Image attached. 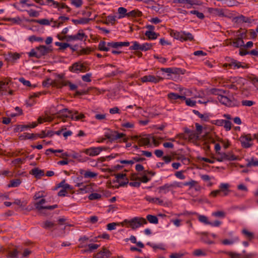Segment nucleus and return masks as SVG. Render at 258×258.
Returning <instances> with one entry per match:
<instances>
[{
	"label": "nucleus",
	"instance_id": "f257e3e1",
	"mask_svg": "<svg viewBox=\"0 0 258 258\" xmlns=\"http://www.w3.org/2000/svg\"><path fill=\"white\" fill-rule=\"evenodd\" d=\"M170 35L175 39H179L181 41H192L194 40V36L190 33L185 32H175L171 31Z\"/></svg>",
	"mask_w": 258,
	"mask_h": 258
},
{
	"label": "nucleus",
	"instance_id": "f03ea898",
	"mask_svg": "<svg viewBox=\"0 0 258 258\" xmlns=\"http://www.w3.org/2000/svg\"><path fill=\"white\" fill-rule=\"evenodd\" d=\"M123 223H128L133 229H135L143 224H147V221L145 218L135 217L130 221L125 220Z\"/></svg>",
	"mask_w": 258,
	"mask_h": 258
},
{
	"label": "nucleus",
	"instance_id": "7ed1b4c3",
	"mask_svg": "<svg viewBox=\"0 0 258 258\" xmlns=\"http://www.w3.org/2000/svg\"><path fill=\"white\" fill-rule=\"evenodd\" d=\"M217 157H213V158L219 162L224 160L234 161L237 160V158L232 153L226 154L225 153H219Z\"/></svg>",
	"mask_w": 258,
	"mask_h": 258
},
{
	"label": "nucleus",
	"instance_id": "20e7f679",
	"mask_svg": "<svg viewBox=\"0 0 258 258\" xmlns=\"http://www.w3.org/2000/svg\"><path fill=\"white\" fill-rule=\"evenodd\" d=\"M69 70L71 72L76 73L78 71L85 72L89 71L88 67H86L84 64L81 63L79 62L74 63L71 67H70Z\"/></svg>",
	"mask_w": 258,
	"mask_h": 258
},
{
	"label": "nucleus",
	"instance_id": "39448f33",
	"mask_svg": "<svg viewBox=\"0 0 258 258\" xmlns=\"http://www.w3.org/2000/svg\"><path fill=\"white\" fill-rule=\"evenodd\" d=\"M218 100L222 104L228 106H238L239 103L236 101H233L230 100L226 96H223L221 94L218 96Z\"/></svg>",
	"mask_w": 258,
	"mask_h": 258
},
{
	"label": "nucleus",
	"instance_id": "423d86ee",
	"mask_svg": "<svg viewBox=\"0 0 258 258\" xmlns=\"http://www.w3.org/2000/svg\"><path fill=\"white\" fill-rule=\"evenodd\" d=\"M36 49L38 51V53L39 56H40V58H41L42 56H44L47 54L52 51V49L50 48V47H47L45 45H40L38 47H36Z\"/></svg>",
	"mask_w": 258,
	"mask_h": 258
},
{
	"label": "nucleus",
	"instance_id": "0eeeda50",
	"mask_svg": "<svg viewBox=\"0 0 258 258\" xmlns=\"http://www.w3.org/2000/svg\"><path fill=\"white\" fill-rule=\"evenodd\" d=\"M105 148L103 147H93L85 150L84 152L90 156H94L98 155Z\"/></svg>",
	"mask_w": 258,
	"mask_h": 258
},
{
	"label": "nucleus",
	"instance_id": "6e6552de",
	"mask_svg": "<svg viewBox=\"0 0 258 258\" xmlns=\"http://www.w3.org/2000/svg\"><path fill=\"white\" fill-rule=\"evenodd\" d=\"M242 146L244 148H247L251 146L252 144L249 142L252 141V138L250 135H247L245 136L241 137L239 139Z\"/></svg>",
	"mask_w": 258,
	"mask_h": 258
},
{
	"label": "nucleus",
	"instance_id": "1a4fd4ad",
	"mask_svg": "<svg viewBox=\"0 0 258 258\" xmlns=\"http://www.w3.org/2000/svg\"><path fill=\"white\" fill-rule=\"evenodd\" d=\"M141 80L143 82H149L157 83L159 82L160 80H163V78L159 77H155L152 75H148L144 76L141 78Z\"/></svg>",
	"mask_w": 258,
	"mask_h": 258
},
{
	"label": "nucleus",
	"instance_id": "9d476101",
	"mask_svg": "<svg viewBox=\"0 0 258 258\" xmlns=\"http://www.w3.org/2000/svg\"><path fill=\"white\" fill-rule=\"evenodd\" d=\"M111 254L110 251L106 247H103L102 249L98 252L95 256L96 258H108L110 256Z\"/></svg>",
	"mask_w": 258,
	"mask_h": 258
},
{
	"label": "nucleus",
	"instance_id": "9b49d317",
	"mask_svg": "<svg viewBox=\"0 0 258 258\" xmlns=\"http://www.w3.org/2000/svg\"><path fill=\"white\" fill-rule=\"evenodd\" d=\"M105 136L107 139L113 141L123 137L125 134L114 132L111 134H106Z\"/></svg>",
	"mask_w": 258,
	"mask_h": 258
},
{
	"label": "nucleus",
	"instance_id": "f8f14e48",
	"mask_svg": "<svg viewBox=\"0 0 258 258\" xmlns=\"http://www.w3.org/2000/svg\"><path fill=\"white\" fill-rule=\"evenodd\" d=\"M69 114H71V118L76 120L82 119L85 117V115L83 113H79L77 110L68 111Z\"/></svg>",
	"mask_w": 258,
	"mask_h": 258
},
{
	"label": "nucleus",
	"instance_id": "ddd939ff",
	"mask_svg": "<svg viewBox=\"0 0 258 258\" xmlns=\"http://www.w3.org/2000/svg\"><path fill=\"white\" fill-rule=\"evenodd\" d=\"M45 202V200L42 199L40 201L36 202L34 204L35 208L40 213L43 215L45 214V213L43 211L45 206H42V205L44 204Z\"/></svg>",
	"mask_w": 258,
	"mask_h": 258
},
{
	"label": "nucleus",
	"instance_id": "4468645a",
	"mask_svg": "<svg viewBox=\"0 0 258 258\" xmlns=\"http://www.w3.org/2000/svg\"><path fill=\"white\" fill-rule=\"evenodd\" d=\"M208 12L215 16L223 17L225 16L222 9L218 8H209Z\"/></svg>",
	"mask_w": 258,
	"mask_h": 258
},
{
	"label": "nucleus",
	"instance_id": "2eb2a0df",
	"mask_svg": "<svg viewBox=\"0 0 258 258\" xmlns=\"http://www.w3.org/2000/svg\"><path fill=\"white\" fill-rule=\"evenodd\" d=\"M30 173L33 175L37 178H39L44 175V171L39 169L38 168L32 169L30 171Z\"/></svg>",
	"mask_w": 258,
	"mask_h": 258
},
{
	"label": "nucleus",
	"instance_id": "dca6fc26",
	"mask_svg": "<svg viewBox=\"0 0 258 258\" xmlns=\"http://www.w3.org/2000/svg\"><path fill=\"white\" fill-rule=\"evenodd\" d=\"M234 19L235 20V22L237 23L241 22L250 23L251 22V20L250 18L246 17L242 15L235 17Z\"/></svg>",
	"mask_w": 258,
	"mask_h": 258
},
{
	"label": "nucleus",
	"instance_id": "f3484780",
	"mask_svg": "<svg viewBox=\"0 0 258 258\" xmlns=\"http://www.w3.org/2000/svg\"><path fill=\"white\" fill-rule=\"evenodd\" d=\"M171 184L166 183L163 186H160L158 188L159 193L166 194L172 189Z\"/></svg>",
	"mask_w": 258,
	"mask_h": 258
},
{
	"label": "nucleus",
	"instance_id": "a211bd4d",
	"mask_svg": "<svg viewBox=\"0 0 258 258\" xmlns=\"http://www.w3.org/2000/svg\"><path fill=\"white\" fill-rule=\"evenodd\" d=\"M233 44V46L235 47L238 48L244 46V41L242 37H238L235 39L232 42H230V44Z\"/></svg>",
	"mask_w": 258,
	"mask_h": 258
},
{
	"label": "nucleus",
	"instance_id": "6ab92c4d",
	"mask_svg": "<svg viewBox=\"0 0 258 258\" xmlns=\"http://www.w3.org/2000/svg\"><path fill=\"white\" fill-rule=\"evenodd\" d=\"M60 83V87H61L62 86H69L70 90H75L77 88V86L76 85L72 84L69 81L63 80L61 81Z\"/></svg>",
	"mask_w": 258,
	"mask_h": 258
},
{
	"label": "nucleus",
	"instance_id": "aec40b11",
	"mask_svg": "<svg viewBox=\"0 0 258 258\" xmlns=\"http://www.w3.org/2000/svg\"><path fill=\"white\" fill-rule=\"evenodd\" d=\"M142 13L138 9L133 10L127 13V17L136 18L142 16Z\"/></svg>",
	"mask_w": 258,
	"mask_h": 258
},
{
	"label": "nucleus",
	"instance_id": "412c9836",
	"mask_svg": "<svg viewBox=\"0 0 258 258\" xmlns=\"http://www.w3.org/2000/svg\"><path fill=\"white\" fill-rule=\"evenodd\" d=\"M144 136H147L145 135ZM150 139L148 137H142L140 138L138 141V143L140 146H147L150 145Z\"/></svg>",
	"mask_w": 258,
	"mask_h": 258
},
{
	"label": "nucleus",
	"instance_id": "4be33fe9",
	"mask_svg": "<svg viewBox=\"0 0 258 258\" xmlns=\"http://www.w3.org/2000/svg\"><path fill=\"white\" fill-rule=\"evenodd\" d=\"M36 3L41 5H49V3H52V5H56V7L58 6V3L55 2L53 0H34Z\"/></svg>",
	"mask_w": 258,
	"mask_h": 258
},
{
	"label": "nucleus",
	"instance_id": "5701e85b",
	"mask_svg": "<svg viewBox=\"0 0 258 258\" xmlns=\"http://www.w3.org/2000/svg\"><path fill=\"white\" fill-rule=\"evenodd\" d=\"M92 20L91 19L86 18H82L79 19H73L72 22L76 25L81 24H87L90 21Z\"/></svg>",
	"mask_w": 258,
	"mask_h": 258
},
{
	"label": "nucleus",
	"instance_id": "b1692460",
	"mask_svg": "<svg viewBox=\"0 0 258 258\" xmlns=\"http://www.w3.org/2000/svg\"><path fill=\"white\" fill-rule=\"evenodd\" d=\"M75 40H82L84 38V40H86L87 38V36L83 32L82 30H79L78 33L76 35H75Z\"/></svg>",
	"mask_w": 258,
	"mask_h": 258
},
{
	"label": "nucleus",
	"instance_id": "393cba45",
	"mask_svg": "<svg viewBox=\"0 0 258 258\" xmlns=\"http://www.w3.org/2000/svg\"><path fill=\"white\" fill-rule=\"evenodd\" d=\"M145 199L147 201H148V202H149L150 203H158L159 205H161L163 203V201L161 200L159 198H154L151 197L150 196H146L145 197Z\"/></svg>",
	"mask_w": 258,
	"mask_h": 258
},
{
	"label": "nucleus",
	"instance_id": "a878e982",
	"mask_svg": "<svg viewBox=\"0 0 258 258\" xmlns=\"http://www.w3.org/2000/svg\"><path fill=\"white\" fill-rule=\"evenodd\" d=\"M145 35L149 39H155L157 38L159 34L155 33L154 31H147Z\"/></svg>",
	"mask_w": 258,
	"mask_h": 258
},
{
	"label": "nucleus",
	"instance_id": "bb28decb",
	"mask_svg": "<svg viewBox=\"0 0 258 258\" xmlns=\"http://www.w3.org/2000/svg\"><path fill=\"white\" fill-rule=\"evenodd\" d=\"M68 111H70L67 108L63 109L59 111L58 114L59 115L58 116L59 118L62 117H70L71 118V114L69 113Z\"/></svg>",
	"mask_w": 258,
	"mask_h": 258
},
{
	"label": "nucleus",
	"instance_id": "cd10ccee",
	"mask_svg": "<svg viewBox=\"0 0 258 258\" xmlns=\"http://www.w3.org/2000/svg\"><path fill=\"white\" fill-rule=\"evenodd\" d=\"M118 13L119 14L118 18L120 19L124 17H127V10L123 7H120L118 9Z\"/></svg>",
	"mask_w": 258,
	"mask_h": 258
},
{
	"label": "nucleus",
	"instance_id": "c85d7f7f",
	"mask_svg": "<svg viewBox=\"0 0 258 258\" xmlns=\"http://www.w3.org/2000/svg\"><path fill=\"white\" fill-rule=\"evenodd\" d=\"M188 138L189 140H192L194 141H198L200 140L199 134L196 133L195 131H192L188 135Z\"/></svg>",
	"mask_w": 258,
	"mask_h": 258
},
{
	"label": "nucleus",
	"instance_id": "c756f323",
	"mask_svg": "<svg viewBox=\"0 0 258 258\" xmlns=\"http://www.w3.org/2000/svg\"><path fill=\"white\" fill-rule=\"evenodd\" d=\"M234 66V67H236L237 68H247V65L246 66H242L240 62H237L236 60L234 59H232L230 63H229V67H232Z\"/></svg>",
	"mask_w": 258,
	"mask_h": 258
},
{
	"label": "nucleus",
	"instance_id": "7c9ffc66",
	"mask_svg": "<svg viewBox=\"0 0 258 258\" xmlns=\"http://www.w3.org/2000/svg\"><path fill=\"white\" fill-rule=\"evenodd\" d=\"M21 183V181L20 179H15L10 181V184L8 185L9 187H17Z\"/></svg>",
	"mask_w": 258,
	"mask_h": 258
},
{
	"label": "nucleus",
	"instance_id": "2f4dec72",
	"mask_svg": "<svg viewBox=\"0 0 258 258\" xmlns=\"http://www.w3.org/2000/svg\"><path fill=\"white\" fill-rule=\"evenodd\" d=\"M30 22H36L39 23L40 25H48L50 24L49 21L48 20L46 19H41V20H35L32 19L30 21Z\"/></svg>",
	"mask_w": 258,
	"mask_h": 258
},
{
	"label": "nucleus",
	"instance_id": "473e14b6",
	"mask_svg": "<svg viewBox=\"0 0 258 258\" xmlns=\"http://www.w3.org/2000/svg\"><path fill=\"white\" fill-rule=\"evenodd\" d=\"M147 220L151 223L157 224L158 223V219L156 216L148 215Z\"/></svg>",
	"mask_w": 258,
	"mask_h": 258
},
{
	"label": "nucleus",
	"instance_id": "72a5a7b5",
	"mask_svg": "<svg viewBox=\"0 0 258 258\" xmlns=\"http://www.w3.org/2000/svg\"><path fill=\"white\" fill-rule=\"evenodd\" d=\"M242 233L249 240H251L254 238V234L253 233L247 231L245 229L242 230Z\"/></svg>",
	"mask_w": 258,
	"mask_h": 258
},
{
	"label": "nucleus",
	"instance_id": "f704fd0d",
	"mask_svg": "<svg viewBox=\"0 0 258 258\" xmlns=\"http://www.w3.org/2000/svg\"><path fill=\"white\" fill-rule=\"evenodd\" d=\"M55 45L59 46V50H64L68 47H70V44L68 43H61L59 42H56L55 43Z\"/></svg>",
	"mask_w": 258,
	"mask_h": 258
},
{
	"label": "nucleus",
	"instance_id": "c9c22d12",
	"mask_svg": "<svg viewBox=\"0 0 258 258\" xmlns=\"http://www.w3.org/2000/svg\"><path fill=\"white\" fill-rule=\"evenodd\" d=\"M224 123V127L226 131H229L231 128L232 123L229 120H222L221 121V124Z\"/></svg>",
	"mask_w": 258,
	"mask_h": 258
},
{
	"label": "nucleus",
	"instance_id": "e433bc0d",
	"mask_svg": "<svg viewBox=\"0 0 258 258\" xmlns=\"http://www.w3.org/2000/svg\"><path fill=\"white\" fill-rule=\"evenodd\" d=\"M111 183H112L111 182H108V183L110 185V187H115V188H118L120 186H123L126 185L127 184H128V180L127 178H126L124 182H118L119 183L118 185H111Z\"/></svg>",
	"mask_w": 258,
	"mask_h": 258
},
{
	"label": "nucleus",
	"instance_id": "4c0bfd02",
	"mask_svg": "<svg viewBox=\"0 0 258 258\" xmlns=\"http://www.w3.org/2000/svg\"><path fill=\"white\" fill-rule=\"evenodd\" d=\"M57 187H62L63 189H71V186L69 184L66 183V180L64 179L57 184Z\"/></svg>",
	"mask_w": 258,
	"mask_h": 258
},
{
	"label": "nucleus",
	"instance_id": "58836bf2",
	"mask_svg": "<svg viewBox=\"0 0 258 258\" xmlns=\"http://www.w3.org/2000/svg\"><path fill=\"white\" fill-rule=\"evenodd\" d=\"M203 138L205 140H208L209 142L212 143H215V140L214 139L213 135L210 134L209 133H207L204 136Z\"/></svg>",
	"mask_w": 258,
	"mask_h": 258
},
{
	"label": "nucleus",
	"instance_id": "ea45409f",
	"mask_svg": "<svg viewBox=\"0 0 258 258\" xmlns=\"http://www.w3.org/2000/svg\"><path fill=\"white\" fill-rule=\"evenodd\" d=\"M193 111L195 114L198 115L199 117L205 121H207L209 119V116L208 115L201 114L199 111L195 110H194Z\"/></svg>",
	"mask_w": 258,
	"mask_h": 258
},
{
	"label": "nucleus",
	"instance_id": "a19ab883",
	"mask_svg": "<svg viewBox=\"0 0 258 258\" xmlns=\"http://www.w3.org/2000/svg\"><path fill=\"white\" fill-rule=\"evenodd\" d=\"M248 163L246 164V167H249L252 166H258V160H254L253 158L250 160H247Z\"/></svg>",
	"mask_w": 258,
	"mask_h": 258
},
{
	"label": "nucleus",
	"instance_id": "79ce46f5",
	"mask_svg": "<svg viewBox=\"0 0 258 258\" xmlns=\"http://www.w3.org/2000/svg\"><path fill=\"white\" fill-rule=\"evenodd\" d=\"M55 8H58V10L60 9H66L67 12H70L71 11V9L67 6L64 3H58V7H56V5H53Z\"/></svg>",
	"mask_w": 258,
	"mask_h": 258
},
{
	"label": "nucleus",
	"instance_id": "37998d69",
	"mask_svg": "<svg viewBox=\"0 0 258 258\" xmlns=\"http://www.w3.org/2000/svg\"><path fill=\"white\" fill-rule=\"evenodd\" d=\"M101 195L97 193H92L89 196V199L90 200H98L100 199Z\"/></svg>",
	"mask_w": 258,
	"mask_h": 258
},
{
	"label": "nucleus",
	"instance_id": "c03bdc74",
	"mask_svg": "<svg viewBox=\"0 0 258 258\" xmlns=\"http://www.w3.org/2000/svg\"><path fill=\"white\" fill-rule=\"evenodd\" d=\"M198 219L200 222L204 223L206 224H211V222H209L208 221V218L205 216L200 215L198 217Z\"/></svg>",
	"mask_w": 258,
	"mask_h": 258
},
{
	"label": "nucleus",
	"instance_id": "a18cd8bd",
	"mask_svg": "<svg viewBox=\"0 0 258 258\" xmlns=\"http://www.w3.org/2000/svg\"><path fill=\"white\" fill-rule=\"evenodd\" d=\"M41 94V93L40 92H38V93H34L32 95L30 96V98H29V101H30V102L29 103L28 102H27V104L29 105V106H31L33 104L34 101H31V100L34 97H38L40 96V95Z\"/></svg>",
	"mask_w": 258,
	"mask_h": 258
},
{
	"label": "nucleus",
	"instance_id": "49530a36",
	"mask_svg": "<svg viewBox=\"0 0 258 258\" xmlns=\"http://www.w3.org/2000/svg\"><path fill=\"white\" fill-rule=\"evenodd\" d=\"M141 45L138 42L135 41L133 42V45L130 47V50H141Z\"/></svg>",
	"mask_w": 258,
	"mask_h": 258
},
{
	"label": "nucleus",
	"instance_id": "de8ad7c7",
	"mask_svg": "<svg viewBox=\"0 0 258 258\" xmlns=\"http://www.w3.org/2000/svg\"><path fill=\"white\" fill-rule=\"evenodd\" d=\"M55 225V224L53 222L49 221H46L44 223L43 227L45 229H49L53 228Z\"/></svg>",
	"mask_w": 258,
	"mask_h": 258
},
{
	"label": "nucleus",
	"instance_id": "09e8293b",
	"mask_svg": "<svg viewBox=\"0 0 258 258\" xmlns=\"http://www.w3.org/2000/svg\"><path fill=\"white\" fill-rule=\"evenodd\" d=\"M9 85V83H6L4 81H0V92L6 91L7 89L6 86ZM3 94L0 93V95H3Z\"/></svg>",
	"mask_w": 258,
	"mask_h": 258
},
{
	"label": "nucleus",
	"instance_id": "8fccbe9b",
	"mask_svg": "<svg viewBox=\"0 0 258 258\" xmlns=\"http://www.w3.org/2000/svg\"><path fill=\"white\" fill-rule=\"evenodd\" d=\"M30 17H38L39 15V13L38 12L31 9L29 11H27Z\"/></svg>",
	"mask_w": 258,
	"mask_h": 258
},
{
	"label": "nucleus",
	"instance_id": "3c124183",
	"mask_svg": "<svg viewBox=\"0 0 258 258\" xmlns=\"http://www.w3.org/2000/svg\"><path fill=\"white\" fill-rule=\"evenodd\" d=\"M152 46V44L151 43H145L141 45V50L147 51L150 50Z\"/></svg>",
	"mask_w": 258,
	"mask_h": 258
},
{
	"label": "nucleus",
	"instance_id": "603ef678",
	"mask_svg": "<svg viewBox=\"0 0 258 258\" xmlns=\"http://www.w3.org/2000/svg\"><path fill=\"white\" fill-rule=\"evenodd\" d=\"M97 175V173L90 171H86L84 174L85 178H93L96 177Z\"/></svg>",
	"mask_w": 258,
	"mask_h": 258
},
{
	"label": "nucleus",
	"instance_id": "864d4df0",
	"mask_svg": "<svg viewBox=\"0 0 258 258\" xmlns=\"http://www.w3.org/2000/svg\"><path fill=\"white\" fill-rule=\"evenodd\" d=\"M226 254L228 255L231 258H241V254L233 252H225Z\"/></svg>",
	"mask_w": 258,
	"mask_h": 258
},
{
	"label": "nucleus",
	"instance_id": "5fc2aeb1",
	"mask_svg": "<svg viewBox=\"0 0 258 258\" xmlns=\"http://www.w3.org/2000/svg\"><path fill=\"white\" fill-rule=\"evenodd\" d=\"M28 40L30 42L33 41H39L42 42L43 41V38L39 37H36L35 35H32L28 38Z\"/></svg>",
	"mask_w": 258,
	"mask_h": 258
},
{
	"label": "nucleus",
	"instance_id": "6e6d98bb",
	"mask_svg": "<svg viewBox=\"0 0 258 258\" xmlns=\"http://www.w3.org/2000/svg\"><path fill=\"white\" fill-rule=\"evenodd\" d=\"M71 4L77 8H80L82 6L83 2L82 0H71Z\"/></svg>",
	"mask_w": 258,
	"mask_h": 258
},
{
	"label": "nucleus",
	"instance_id": "4d7b16f0",
	"mask_svg": "<svg viewBox=\"0 0 258 258\" xmlns=\"http://www.w3.org/2000/svg\"><path fill=\"white\" fill-rule=\"evenodd\" d=\"M30 126L29 125H18L15 129L16 132L20 131L22 132L24 131V128H28Z\"/></svg>",
	"mask_w": 258,
	"mask_h": 258
},
{
	"label": "nucleus",
	"instance_id": "13d9d810",
	"mask_svg": "<svg viewBox=\"0 0 258 258\" xmlns=\"http://www.w3.org/2000/svg\"><path fill=\"white\" fill-rule=\"evenodd\" d=\"M116 178V181L117 182H120V180H124V178H125L126 174H122V173H118L116 174H114Z\"/></svg>",
	"mask_w": 258,
	"mask_h": 258
},
{
	"label": "nucleus",
	"instance_id": "bf43d9fd",
	"mask_svg": "<svg viewBox=\"0 0 258 258\" xmlns=\"http://www.w3.org/2000/svg\"><path fill=\"white\" fill-rule=\"evenodd\" d=\"M197 183V182L196 181L191 180L190 181L188 182H184L182 184L184 186H189V187L191 188L194 186L196 185V184Z\"/></svg>",
	"mask_w": 258,
	"mask_h": 258
},
{
	"label": "nucleus",
	"instance_id": "052dcab7",
	"mask_svg": "<svg viewBox=\"0 0 258 258\" xmlns=\"http://www.w3.org/2000/svg\"><path fill=\"white\" fill-rule=\"evenodd\" d=\"M14 204H16L17 205H18L20 207H24L26 205L27 202H26L25 201L22 202L19 199H16V200H15V202H14Z\"/></svg>",
	"mask_w": 258,
	"mask_h": 258
},
{
	"label": "nucleus",
	"instance_id": "680f3d73",
	"mask_svg": "<svg viewBox=\"0 0 258 258\" xmlns=\"http://www.w3.org/2000/svg\"><path fill=\"white\" fill-rule=\"evenodd\" d=\"M241 104L243 106H251L254 104V102L251 100H242Z\"/></svg>",
	"mask_w": 258,
	"mask_h": 258
},
{
	"label": "nucleus",
	"instance_id": "e2e57ef3",
	"mask_svg": "<svg viewBox=\"0 0 258 258\" xmlns=\"http://www.w3.org/2000/svg\"><path fill=\"white\" fill-rule=\"evenodd\" d=\"M190 13L194 15H196V16L201 19H203L205 17L204 14L202 13H200L198 11H190Z\"/></svg>",
	"mask_w": 258,
	"mask_h": 258
},
{
	"label": "nucleus",
	"instance_id": "0e129e2a",
	"mask_svg": "<svg viewBox=\"0 0 258 258\" xmlns=\"http://www.w3.org/2000/svg\"><path fill=\"white\" fill-rule=\"evenodd\" d=\"M18 253V251L17 249H15L12 251H10L9 252L8 258L17 257Z\"/></svg>",
	"mask_w": 258,
	"mask_h": 258
},
{
	"label": "nucleus",
	"instance_id": "69168bd1",
	"mask_svg": "<svg viewBox=\"0 0 258 258\" xmlns=\"http://www.w3.org/2000/svg\"><path fill=\"white\" fill-rule=\"evenodd\" d=\"M168 97L170 100H176L179 99V95L174 93H170L168 94Z\"/></svg>",
	"mask_w": 258,
	"mask_h": 258
},
{
	"label": "nucleus",
	"instance_id": "338daca9",
	"mask_svg": "<svg viewBox=\"0 0 258 258\" xmlns=\"http://www.w3.org/2000/svg\"><path fill=\"white\" fill-rule=\"evenodd\" d=\"M212 215L217 217H224L225 213L223 211H219L213 213Z\"/></svg>",
	"mask_w": 258,
	"mask_h": 258
},
{
	"label": "nucleus",
	"instance_id": "774afa93",
	"mask_svg": "<svg viewBox=\"0 0 258 258\" xmlns=\"http://www.w3.org/2000/svg\"><path fill=\"white\" fill-rule=\"evenodd\" d=\"M107 46L114 48H118L120 47V42H108L107 43Z\"/></svg>",
	"mask_w": 258,
	"mask_h": 258
}]
</instances>
